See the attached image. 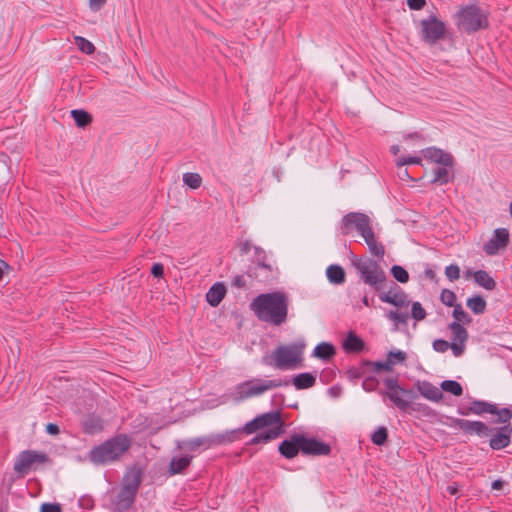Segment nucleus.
Here are the masks:
<instances>
[{"label": "nucleus", "instance_id": "nucleus-39", "mask_svg": "<svg viewBox=\"0 0 512 512\" xmlns=\"http://www.w3.org/2000/svg\"><path fill=\"white\" fill-rule=\"evenodd\" d=\"M183 182L192 189H197L202 184V177L198 173L187 172L183 174Z\"/></svg>", "mask_w": 512, "mask_h": 512}, {"label": "nucleus", "instance_id": "nucleus-32", "mask_svg": "<svg viewBox=\"0 0 512 512\" xmlns=\"http://www.w3.org/2000/svg\"><path fill=\"white\" fill-rule=\"evenodd\" d=\"M452 167L441 165V167L436 168L433 171L434 177L431 182L439 185L447 184L452 178Z\"/></svg>", "mask_w": 512, "mask_h": 512}, {"label": "nucleus", "instance_id": "nucleus-35", "mask_svg": "<svg viewBox=\"0 0 512 512\" xmlns=\"http://www.w3.org/2000/svg\"><path fill=\"white\" fill-rule=\"evenodd\" d=\"M71 116L73 117L78 127L84 128L92 122V116L84 110H72Z\"/></svg>", "mask_w": 512, "mask_h": 512}, {"label": "nucleus", "instance_id": "nucleus-15", "mask_svg": "<svg viewBox=\"0 0 512 512\" xmlns=\"http://www.w3.org/2000/svg\"><path fill=\"white\" fill-rule=\"evenodd\" d=\"M449 329L453 334L451 342L452 353L455 357H460L465 350V344L469 337L468 331L458 322H451Z\"/></svg>", "mask_w": 512, "mask_h": 512}, {"label": "nucleus", "instance_id": "nucleus-30", "mask_svg": "<svg viewBox=\"0 0 512 512\" xmlns=\"http://www.w3.org/2000/svg\"><path fill=\"white\" fill-rule=\"evenodd\" d=\"M475 282L486 290H494L496 281L485 270H478L473 273Z\"/></svg>", "mask_w": 512, "mask_h": 512}, {"label": "nucleus", "instance_id": "nucleus-64", "mask_svg": "<svg viewBox=\"0 0 512 512\" xmlns=\"http://www.w3.org/2000/svg\"><path fill=\"white\" fill-rule=\"evenodd\" d=\"M447 492L450 494V495H456L457 492H458V486L456 484H452V485H449L447 487Z\"/></svg>", "mask_w": 512, "mask_h": 512}, {"label": "nucleus", "instance_id": "nucleus-26", "mask_svg": "<svg viewBox=\"0 0 512 512\" xmlns=\"http://www.w3.org/2000/svg\"><path fill=\"white\" fill-rule=\"evenodd\" d=\"M226 295V288L222 283H215L206 294V300L212 307H217Z\"/></svg>", "mask_w": 512, "mask_h": 512}, {"label": "nucleus", "instance_id": "nucleus-55", "mask_svg": "<svg viewBox=\"0 0 512 512\" xmlns=\"http://www.w3.org/2000/svg\"><path fill=\"white\" fill-rule=\"evenodd\" d=\"M151 274L155 278H162L164 275V266L161 263L153 264V266L151 268Z\"/></svg>", "mask_w": 512, "mask_h": 512}, {"label": "nucleus", "instance_id": "nucleus-59", "mask_svg": "<svg viewBox=\"0 0 512 512\" xmlns=\"http://www.w3.org/2000/svg\"><path fill=\"white\" fill-rule=\"evenodd\" d=\"M46 432L50 435H58L60 432V429L57 424L49 423L46 425Z\"/></svg>", "mask_w": 512, "mask_h": 512}, {"label": "nucleus", "instance_id": "nucleus-17", "mask_svg": "<svg viewBox=\"0 0 512 512\" xmlns=\"http://www.w3.org/2000/svg\"><path fill=\"white\" fill-rule=\"evenodd\" d=\"M301 446L300 450L304 455H328L331 452L329 444L321 442L315 438H308L303 434H300Z\"/></svg>", "mask_w": 512, "mask_h": 512}, {"label": "nucleus", "instance_id": "nucleus-29", "mask_svg": "<svg viewBox=\"0 0 512 512\" xmlns=\"http://www.w3.org/2000/svg\"><path fill=\"white\" fill-rule=\"evenodd\" d=\"M292 383L298 390L308 389L315 385L316 377L308 372L300 373L293 377Z\"/></svg>", "mask_w": 512, "mask_h": 512}, {"label": "nucleus", "instance_id": "nucleus-50", "mask_svg": "<svg viewBox=\"0 0 512 512\" xmlns=\"http://www.w3.org/2000/svg\"><path fill=\"white\" fill-rule=\"evenodd\" d=\"M422 159L420 157H401L396 161V165L402 167L410 164H421Z\"/></svg>", "mask_w": 512, "mask_h": 512}, {"label": "nucleus", "instance_id": "nucleus-57", "mask_svg": "<svg viewBox=\"0 0 512 512\" xmlns=\"http://www.w3.org/2000/svg\"><path fill=\"white\" fill-rule=\"evenodd\" d=\"M407 4L412 10H420L426 5L425 0H407Z\"/></svg>", "mask_w": 512, "mask_h": 512}, {"label": "nucleus", "instance_id": "nucleus-37", "mask_svg": "<svg viewBox=\"0 0 512 512\" xmlns=\"http://www.w3.org/2000/svg\"><path fill=\"white\" fill-rule=\"evenodd\" d=\"M441 391L451 393L454 396H461L463 394V388L461 384L454 380H444L441 384Z\"/></svg>", "mask_w": 512, "mask_h": 512}, {"label": "nucleus", "instance_id": "nucleus-28", "mask_svg": "<svg viewBox=\"0 0 512 512\" xmlns=\"http://www.w3.org/2000/svg\"><path fill=\"white\" fill-rule=\"evenodd\" d=\"M326 275L330 283L340 285L345 282L346 273L345 270L337 264L328 266Z\"/></svg>", "mask_w": 512, "mask_h": 512}, {"label": "nucleus", "instance_id": "nucleus-22", "mask_svg": "<svg viewBox=\"0 0 512 512\" xmlns=\"http://www.w3.org/2000/svg\"><path fill=\"white\" fill-rule=\"evenodd\" d=\"M278 268L275 267L273 264H269L267 266H263L262 269L255 271V270H248L247 274L249 277L254 278L258 280L259 282L263 283H270L274 281L278 277Z\"/></svg>", "mask_w": 512, "mask_h": 512}, {"label": "nucleus", "instance_id": "nucleus-58", "mask_svg": "<svg viewBox=\"0 0 512 512\" xmlns=\"http://www.w3.org/2000/svg\"><path fill=\"white\" fill-rule=\"evenodd\" d=\"M107 0H89L91 10L98 11L106 3Z\"/></svg>", "mask_w": 512, "mask_h": 512}, {"label": "nucleus", "instance_id": "nucleus-56", "mask_svg": "<svg viewBox=\"0 0 512 512\" xmlns=\"http://www.w3.org/2000/svg\"><path fill=\"white\" fill-rule=\"evenodd\" d=\"M232 285L236 288L242 289L246 287V281L243 275H236L232 279Z\"/></svg>", "mask_w": 512, "mask_h": 512}, {"label": "nucleus", "instance_id": "nucleus-27", "mask_svg": "<svg viewBox=\"0 0 512 512\" xmlns=\"http://www.w3.org/2000/svg\"><path fill=\"white\" fill-rule=\"evenodd\" d=\"M364 341L355 333L350 332L343 343V348L348 353H358L364 349Z\"/></svg>", "mask_w": 512, "mask_h": 512}, {"label": "nucleus", "instance_id": "nucleus-11", "mask_svg": "<svg viewBox=\"0 0 512 512\" xmlns=\"http://www.w3.org/2000/svg\"><path fill=\"white\" fill-rule=\"evenodd\" d=\"M48 462L50 458L45 452L25 450L19 453L13 468L18 475L25 476L30 470H36L38 465Z\"/></svg>", "mask_w": 512, "mask_h": 512}, {"label": "nucleus", "instance_id": "nucleus-40", "mask_svg": "<svg viewBox=\"0 0 512 512\" xmlns=\"http://www.w3.org/2000/svg\"><path fill=\"white\" fill-rule=\"evenodd\" d=\"M75 44L77 45L78 49L81 52H83V53H85L87 55H91L95 51L94 45L89 40H87L84 37L76 36L75 37Z\"/></svg>", "mask_w": 512, "mask_h": 512}, {"label": "nucleus", "instance_id": "nucleus-1", "mask_svg": "<svg viewBox=\"0 0 512 512\" xmlns=\"http://www.w3.org/2000/svg\"><path fill=\"white\" fill-rule=\"evenodd\" d=\"M263 428H267V430L253 437L250 440L251 445L268 443L284 433V421L282 420L280 411L263 413L247 422L242 428L227 431L223 434H215L217 445L232 443L239 438V434L241 433L253 434Z\"/></svg>", "mask_w": 512, "mask_h": 512}, {"label": "nucleus", "instance_id": "nucleus-31", "mask_svg": "<svg viewBox=\"0 0 512 512\" xmlns=\"http://www.w3.org/2000/svg\"><path fill=\"white\" fill-rule=\"evenodd\" d=\"M192 456L173 457L169 465V473L171 475L180 474L189 467Z\"/></svg>", "mask_w": 512, "mask_h": 512}, {"label": "nucleus", "instance_id": "nucleus-62", "mask_svg": "<svg viewBox=\"0 0 512 512\" xmlns=\"http://www.w3.org/2000/svg\"><path fill=\"white\" fill-rule=\"evenodd\" d=\"M254 248V253H255V259H257V257H264L266 255V252L260 248V247H253Z\"/></svg>", "mask_w": 512, "mask_h": 512}, {"label": "nucleus", "instance_id": "nucleus-33", "mask_svg": "<svg viewBox=\"0 0 512 512\" xmlns=\"http://www.w3.org/2000/svg\"><path fill=\"white\" fill-rule=\"evenodd\" d=\"M336 353L334 346L327 342H322L314 348L313 355L322 360L331 359Z\"/></svg>", "mask_w": 512, "mask_h": 512}, {"label": "nucleus", "instance_id": "nucleus-63", "mask_svg": "<svg viewBox=\"0 0 512 512\" xmlns=\"http://www.w3.org/2000/svg\"><path fill=\"white\" fill-rule=\"evenodd\" d=\"M424 273L428 279L433 280L436 277L434 270L431 268H426Z\"/></svg>", "mask_w": 512, "mask_h": 512}, {"label": "nucleus", "instance_id": "nucleus-3", "mask_svg": "<svg viewBox=\"0 0 512 512\" xmlns=\"http://www.w3.org/2000/svg\"><path fill=\"white\" fill-rule=\"evenodd\" d=\"M353 231H357L363 237L372 255L380 258L384 256V246L377 242L368 215L361 212H349L343 216L340 224L341 234L347 236Z\"/></svg>", "mask_w": 512, "mask_h": 512}, {"label": "nucleus", "instance_id": "nucleus-10", "mask_svg": "<svg viewBox=\"0 0 512 512\" xmlns=\"http://www.w3.org/2000/svg\"><path fill=\"white\" fill-rule=\"evenodd\" d=\"M458 413L466 416L469 414L482 415L484 413L496 414L497 423H508L512 419V409H499L497 405L482 400H473L467 408H459Z\"/></svg>", "mask_w": 512, "mask_h": 512}, {"label": "nucleus", "instance_id": "nucleus-4", "mask_svg": "<svg viewBox=\"0 0 512 512\" xmlns=\"http://www.w3.org/2000/svg\"><path fill=\"white\" fill-rule=\"evenodd\" d=\"M131 447V440L125 434H118L94 447L89 453V459L94 464H105L118 460Z\"/></svg>", "mask_w": 512, "mask_h": 512}, {"label": "nucleus", "instance_id": "nucleus-45", "mask_svg": "<svg viewBox=\"0 0 512 512\" xmlns=\"http://www.w3.org/2000/svg\"><path fill=\"white\" fill-rule=\"evenodd\" d=\"M440 300L441 302L448 306V307H454L456 304V294L449 290V289H443L440 294Z\"/></svg>", "mask_w": 512, "mask_h": 512}, {"label": "nucleus", "instance_id": "nucleus-60", "mask_svg": "<svg viewBox=\"0 0 512 512\" xmlns=\"http://www.w3.org/2000/svg\"><path fill=\"white\" fill-rule=\"evenodd\" d=\"M253 248V245L250 243L249 240H245L240 244V252L242 254H248L251 249Z\"/></svg>", "mask_w": 512, "mask_h": 512}, {"label": "nucleus", "instance_id": "nucleus-36", "mask_svg": "<svg viewBox=\"0 0 512 512\" xmlns=\"http://www.w3.org/2000/svg\"><path fill=\"white\" fill-rule=\"evenodd\" d=\"M10 161V157L6 153L0 152V182L5 183L9 179Z\"/></svg>", "mask_w": 512, "mask_h": 512}, {"label": "nucleus", "instance_id": "nucleus-21", "mask_svg": "<svg viewBox=\"0 0 512 512\" xmlns=\"http://www.w3.org/2000/svg\"><path fill=\"white\" fill-rule=\"evenodd\" d=\"M301 446L300 434L294 433L289 439H285L279 445V452L282 456L287 459H292L298 455Z\"/></svg>", "mask_w": 512, "mask_h": 512}, {"label": "nucleus", "instance_id": "nucleus-34", "mask_svg": "<svg viewBox=\"0 0 512 512\" xmlns=\"http://www.w3.org/2000/svg\"><path fill=\"white\" fill-rule=\"evenodd\" d=\"M467 307L476 315L483 314L486 310L487 303L480 295H475L467 299Z\"/></svg>", "mask_w": 512, "mask_h": 512}, {"label": "nucleus", "instance_id": "nucleus-46", "mask_svg": "<svg viewBox=\"0 0 512 512\" xmlns=\"http://www.w3.org/2000/svg\"><path fill=\"white\" fill-rule=\"evenodd\" d=\"M426 315H427L426 311L422 307L420 302L412 303V308H411L412 318H414L416 321H421V320L425 319Z\"/></svg>", "mask_w": 512, "mask_h": 512}, {"label": "nucleus", "instance_id": "nucleus-49", "mask_svg": "<svg viewBox=\"0 0 512 512\" xmlns=\"http://www.w3.org/2000/svg\"><path fill=\"white\" fill-rule=\"evenodd\" d=\"M449 348H451V344L443 339H436L433 342V349L439 353L446 352Z\"/></svg>", "mask_w": 512, "mask_h": 512}, {"label": "nucleus", "instance_id": "nucleus-25", "mask_svg": "<svg viewBox=\"0 0 512 512\" xmlns=\"http://www.w3.org/2000/svg\"><path fill=\"white\" fill-rule=\"evenodd\" d=\"M418 390L423 397L433 402H440L443 399L441 387L438 388L430 382H423L418 386Z\"/></svg>", "mask_w": 512, "mask_h": 512}, {"label": "nucleus", "instance_id": "nucleus-9", "mask_svg": "<svg viewBox=\"0 0 512 512\" xmlns=\"http://www.w3.org/2000/svg\"><path fill=\"white\" fill-rule=\"evenodd\" d=\"M290 381L288 379L264 380L253 379L240 383L236 390L240 399H247L254 396L261 395L268 390L278 388L281 386H288Z\"/></svg>", "mask_w": 512, "mask_h": 512}, {"label": "nucleus", "instance_id": "nucleus-12", "mask_svg": "<svg viewBox=\"0 0 512 512\" xmlns=\"http://www.w3.org/2000/svg\"><path fill=\"white\" fill-rule=\"evenodd\" d=\"M384 384L387 391L381 392V395L387 397L400 410L406 411L409 408L410 403L403 399L402 396L409 395L410 391L400 387L398 385V380L395 377L386 378L384 380Z\"/></svg>", "mask_w": 512, "mask_h": 512}, {"label": "nucleus", "instance_id": "nucleus-18", "mask_svg": "<svg viewBox=\"0 0 512 512\" xmlns=\"http://www.w3.org/2000/svg\"><path fill=\"white\" fill-rule=\"evenodd\" d=\"M509 243V232L505 228L494 231L492 238L484 244L483 250L487 255H496L499 250L505 249Z\"/></svg>", "mask_w": 512, "mask_h": 512}, {"label": "nucleus", "instance_id": "nucleus-44", "mask_svg": "<svg viewBox=\"0 0 512 512\" xmlns=\"http://www.w3.org/2000/svg\"><path fill=\"white\" fill-rule=\"evenodd\" d=\"M391 273L393 277L400 283H407L409 280L408 272L399 265H394L391 268Z\"/></svg>", "mask_w": 512, "mask_h": 512}, {"label": "nucleus", "instance_id": "nucleus-54", "mask_svg": "<svg viewBox=\"0 0 512 512\" xmlns=\"http://www.w3.org/2000/svg\"><path fill=\"white\" fill-rule=\"evenodd\" d=\"M41 512H61V507L56 503H43L40 508Z\"/></svg>", "mask_w": 512, "mask_h": 512}, {"label": "nucleus", "instance_id": "nucleus-41", "mask_svg": "<svg viewBox=\"0 0 512 512\" xmlns=\"http://www.w3.org/2000/svg\"><path fill=\"white\" fill-rule=\"evenodd\" d=\"M387 317L395 323V330H398V325H406L409 319V314L404 312L390 311Z\"/></svg>", "mask_w": 512, "mask_h": 512}, {"label": "nucleus", "instance_id": "nucleus-20", "mask_svg": "<svg viewBox=\"0 0 512 512\" xmlns=\"http://www.w3.org/2000/svg\"><path fill=\"white\" fill-rule=\"evenodd\" d=\"M511 435L512 426L510 424L498 428L497 432L490 438V447L493 450H501L506 448L511 443Z\"/></svg>", "mask_w": 512, "mask_h": 512}, {"label": "nucleus", "instance_id": "nucleus-38", "mask_svg": "<svg viewBox=\"0 0 512 512\" xmlns=\"http://www.w3.org/2000/svg\"><path fill=\"white\" fill-rule=\"evenodd\" d=\"M452 315L455 319L453 322H458L460 324H467V325L472 322V318L469 316V314L466 311H464L461 304H457L454 306Z\"/></svg>", "mask_w": 512, "mask_h": 512}, {"label": "nucleus", "instance_id": "nucleus-7", "mask_svg": "<svg viewBox=\"0 0 512 512\" xmlns=\"http://www.w3.org/2000/svg\"><path fill=\"white\" fill-rule=\"evenodd\" d=\"M487 13L475 4L463 7L457 13V26L460 31L471 34L488 27Z\"/></svg>", "mask_w": 512, "mask_h": 512}, {"label": "nucleus", "instance_id": "nucleus-51", "mask_svg": "<svg viewBox=\"0 0 512 512\" xmlns=\"http://www.w3.org/2000/svg\"><path fill=\"white\" fill-rule=\"evenodd\" d=\"M378 385V381L375 377H367L363 380L362 387L365 391H374Z\"/></svg>", "mask_w": 512, "mask_h": 512}, {"label": "nucleus", "instance_id": "nucleus-14", "mask_svg": "<svg viewBox=\"0 0 512 512\" xmlns=\"http://www.w3.org/2000/svg\"><path fill=\"white\" fill-rule=\"evenodd\" d=\"M423 39L429 44H435L442 39L446 32L445 24L436 17L421 21Z\"/></svg>", "mask_w": 512, "mask_h": 512}, {"label": "nucleus", "instance_id": "nucleus-23", "mask_svg": "<svg viewBox=\"0 0 512 512\" xmlns=\"http://www.w3.org/2000/svg\"><path fill=\"white\" fill-rule=\"evenodd\" d=\"M216 445H217V439L215 437V434L189 439L184 442V447L188 451H196L201 447L203 449H209Z\"/></svg>", "mask_w": 512, "mask_h": 512}, {"label": "nucleus", "instance_id": "nucleus-6", "mask_svg": "<svg viewBox=\"0 0 512 512\" xmlns=\"http://www.w3.org/2000/svg\"><path fill=\"white\" fill-rule=\"evenodd\" d=\"M352 264L363 283L372 287L376 292H380L384 289L387 282V275L377 261L369 257H354Z\"/></svg>", "mask_w": 512, "mask_h": 512}, {"label": "nucleus", "instance_id": "nucleus-52", "mask_svg": "<svg viewBox=\"0 0 512 512\" xmlns=\"http://www.w3.org/2000/svg\"><path fill=\"white\" fill-rule=\"evenodd\" d=\"M406 357V353L400 350L396 352L390 351L388 353V359H392L394 361V364L396 362H404L406 360Z\"/></svg>", "mask_w": 512, "mask_h": 512}, {"label": "nucleus", "instance_id": "nucleus-24", "mask_svg": "<svg viewBox=\"0 0 512 512\" xmlns=\"http://www.w3.org/2000/svg\"><path fill=\"white\" fill-rule=\"evenodd\" d=\"M103 428L102 419L95 414H89L82 420V429L86 434H97L101 432Z\"/></svg>", "mask_w": 512, "mask_h": 512}, {"label": "nucleus", "instance_id": "nucleus-8", "mask_svg": "<svg viewBox=\"0 0 512 512\" xmlns=\"http://www.w3.org/2000/svg\"><path fill=\"white\" fill-rule=\"evenodd\" d=\"M140 484V471H131L127 475H125L122 487L114 501L115 510L117 512H124L132 506Z\"/></svg>", "mask_w": 512, "mask_h": 512}, {"label": "nucleus", "instance_id": "nucleus-19", "mask_svg": "<svg viewBox=\"0 0 512 512\" xmlns=\"http://www.w3.org/2000/svg\"><path fill=\"white\" fill-rule=\"evenodd\" d=\"M423 157L427 160H430L432 162H435L437 164L443 165V166H453L454 165V158L453 156L445 152L444 150L437 148V147H428L421 151Z\"/></svg>", "mask_w": 512, "mask_h": 512}, {"label": "nucleus", "instance_id": "nucleus-47", "mask_svg": "<svg viewBox=\"0 0 512 512\" xmlns=\"http://www.w3.org/2000/svg\"><path fill=\"white\" fill-rule=\"evenodd\" d=\"M445 275L450 281L458 280L460 277V268L456 264H451L445 268Z\"/></svg>", "mask_w": 512, "mask_h": 512}, {"label": "nucleus", "instance_id": "nucleus-61", "mask_svg": "<svg viewBox=\"0 0 512 512\" xmlns=\"http://www.w3.org/2000/svg\"><path fill=\"white\" fill-rule=\"evenodd\" d=\"M504 484H505V482L503 480L497 479V480L492 482L491 487H492L493 490H500V489L503 488Z\"/></svg>", "mask_w": 512, "mask_h": 512}, {"label": "nucleus", "instance_id": "nucleus-2", "mask_svg": "<svg viewBox=\"0 0 512 512\" xmlns=\"http://www.w3.org/2000/svg\"><path fill=\"white\" fill-rule=\"evenodd\" d=\"M249 308L261 322L281 326L288 318L289 297L283 291L262 293L251 301Z\"/></svg>", "mask_w": 512, "mask_h": 512}, {"label": "nucleus", "instance_id": "nucleus-16", "mask_svg": "<svg viewBox=\"0 0 512 512\" xmlns=\"http://www.w3.org/2000/svg\"><path fill=\"white\" fill-rule=\"evenodd\" d=\"M379 298L382 302L398 308H407L410 304L407 294L394 282H391V288L387 292L381 293Z\"/></svg>", "mask_w": 512, "mask_h": 512}, {"label": "nucleus", "instance_id": "nucleus-42", "mask_svg": "<svg viewBox=\"0 0 512 512\" xmlns=\"http://www.w3.org/2000/svg\"><path fill=\"white\" fill-rule=\"evenodd\" d=\"M388 438L386 427H379L371 436V441L378 446L385 444Z\"/></svg>", "mask_w": 512, "mask_h": 512}, {"label": "nucleus", "instance_id": "nucleus-5", "mask_svg": "<svg viewBox=\"0 0 512 512\" xmlns=\"http://www.w3.org/2000/svg\"><path fill=\"white\" fill-rule=\"evenodd\" d=\"M303 344L279 345L271 354V356L263 357V362L272 365L279 370L294 369L301 365Z\"/></svg>", "mask_w": 512, "mask_h": 512}, {"label": "nucleus", "instance_id": "nucleus-13", "mask_svg": "<svg viewBox=\"0 0 512 512\" xmlns=\"http://www.w3.org/2000/svg\"><path fill=\"white\" fill-rule=\"evenodd\" d=\"M450 420L449 426L458 428L466 434L473 435L476 434L478 436H490L492 433V429L488 427V425L482 421H470L461 418L448 417Z\"/></svg>", "mask_w": 512, "mask_h": 512}, {"label": "nucleus", "instance_id": "nucleus-48", "mask_svg": "<svg viewBox=\"0 0 512 512\" xmlns=\"http://www.w3.org/2000/svg\"><path fill=\"white\" fill-rule=\"evenodd\" d=\"M366 367L367 366L363 365V361H362L359 367L349 368L347 370V375L350 379H359V378L363 377Z\"/></svg>", "mask_w": 512, "mask_h": 512}, {"label": "nucleus", "instance_id": "nucleus-43", "mask_svg": "<svg viewBox=\"0 0 512 512\" xmlns=\"http://www.w3.org/2000/svg\"><path fill=\"white\" fill-rule=\"evenodd\" d=\"M394 364V361L392 359H388L386 362H371V361H363V365H366L367 367L373 366L375 372H379L381 370L390 371L392 370V365Z\"/></svg>", "mask_w": 512, "mask_h": 512}, {"label": "nucleus", "instance_id": "nucleus-53", "mask_svg": "<svg viewBox=\"0 0 512 512\" xmlns=\"http://www.w3.org/2000/svg\"><path fill=\"white\" fill-rule=\"evenodd\" d=\"M266 259H267V255H265L263 258L257 257V259L254 260V265L250 266L248 270L258 271V270L262 269L263 266L269 265L270 263H267Z\"/></svg>", "mask_w": 512, "mask_h": 512}]
</instances>
